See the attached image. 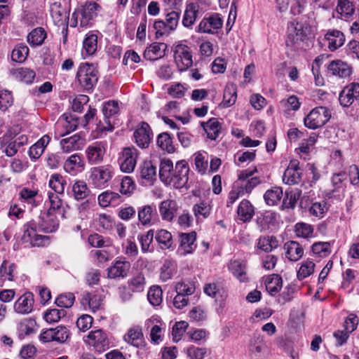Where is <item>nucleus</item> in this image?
Wrapping results in <instances>:
<instances>
[{
	"label": "nucleus",
	"mask_w": 359,
	"mask_h": 359,
	"mask_svg": "<svg viewBox=\"0 0 359 359\" xmlns=\"http://www.w3.org/2000/svg\"><path fill=\"white\" fill-rule=\"evenodd\" d=\"M106 149L107 144L104 142H95L88 145L85 153L89 164L101 163L106 154Z\"/></svg>",
	"instance_id": "7"
},
{
	"label": "nucleus",
	"mask_w": 359,
	"mask_h": 359,
	"mask_svg": "<svg viewBox=\"0 0 359 359\" xmlns=\"http://www.w3.org/2000/svg\"><path fill=\"white\" fill-rule=\"evenodd\" d=\"M286 250V257L292 262L300 259L303 256L304 250L302 246L296 241H289L285 244Z\"/></svg>",
	"instance_id": "33"
},
{
	"label": "nucleus",
	"mask_w": 359,
	"mask_h": 359,
	"mask_svg": "<svg viewBox=\"0 0 359 359\" xmlns=\"http://www.w3.org/2000/svg\"><path fill=\"white\" fill-rule=\"evenodd\" d=\"M137 213L139 221L142 225H151L153 224L154 217L156 215V206L153 205H144L139 208Z\"/></svg>",
	"instance_id": "26"
},
{
	"label": "nucleus",
	"mask_w": 359,
	"mask_h": 359,
	"mask_svg": "<svg viewBox=\"0 0 359 359\" xmlns=\"http://www.w3.org/2000/svg\"><path fill=\"white\" fill-rule=\"evenodd\" d=\"M223 25V19L218 13H215L208 18H205L200 22L198 32L202 33L214 34L220 29Z\"/></svg>",
	"instance_id": "14"
},
{
	"label": "nucleus",
	"mask_w": 359,
	"mask_h": 359,
	"mask_svg": "<svg viewBox=\"0 0 359 359\" xmlns=\"http://www.w3.org/2000/svg\"><path fill=\"white\" fill-rule=\"evenodd\" d=\"M81 304L84 308L88 306L93 312H95L100 306L101 299L95 294L84 292L81 299Z\"/></svg>",
	"instance_id": "36"
},
{
	"label": "nucleus",
	"mask_w": 359,
	"mask_h": 359,
	"mask_svg": "<svg viewBox=\"0 0 359 359\" xmlns=\"http://www.w3.org/2000/svg\"><path fill=\"white\" fill-rule=\"evenodd\" d=\"M49 187L54 190L55 194H63L67 184L65 178L60 174H53L49 180Z\"/></svg>",
	"instance_id": "45"
},
{
	"label": "nucleus",
	"mask_w": 359,
	"mask_h": 359,
	"mask_svg": "<svg viewBox=\"0 0 359 359\" xmlns=\"http://www.w3.org/2000/svg\"><path fill=\"white\" fill-rule=\"evenodd\" d=\"M297 160H291L287 169L285 170L283 181L289 185L298 184L302 181V172L299 167Z\"/></svg>",
	"instance_id": "13"
},
{
	"label": "nucleus",
	"mask_w": 359,
	"mask_h": 359,
	"mask_svg": "<svg viewBox=\"0 0 359 359\" xmlns=\"http://www.w3.org/2000/svg\"><path fill=\"white\" fill-rule=\"evenodd\" d=\"M72 193L74 198L79 201L86 198L89 195L90 190L84 181L78 180L72 186Z\"/></svg>",
	"instance_id": "39"
},
{
	"label": "nucleus",
	"mask_w": 359,
	"mask_h": 359,
	"mask_svg": "<svg viewBox=\"0 0 359 359\" xmlns=\"http://www.w3.org/2000/svg\"><path fill=\"white\" fill-rule=\"evenodd\" d=\"M194 213L198 219L206 218L210 213V207L204 202L196 204L193 208Z\"/></svg>",
	"instance_id": "64"
},
{
	"label": "nucleus",
	"mask_w": 359,
	"mask_h": 359,
	"mask_svg": "<svg viewBox=\"0 0 359 359\" xmlns=\"http://www.w3.org/2000/svg\"><path fill=\"white\" fill-rule=\"evenodd\" d=\"M153 133L148 123L142 122L135 130L134 137L137 144L141 148H147L152 138Z\"/></svg>",
	"instance_id": "15"
},
{
	"label": "nucleus",
	"mask_w": 359,
	"mask_h": 359,
	"mask_svg": "<svg viewBox=\"0 0 359 359\" xmlns=\"http://www.w3.org/2000/svg\"><path fill=\"white\" fill-rule=\"evenodd\" d=\"M277 240L273 236H264L259 239L257 246L264 252H271L277 247Z\"/></svg>",
	"instance_id": "53"
},
{
	"label": "nucleus",
	"mask_w": 359,
	"mask_h": 359,
	"mask_svg": "<svg viewBox=\"0 0 359 359\" xmlns=\"http://www.w3.org/2000/svg\"><path fill=\"white\" fill-rule=\"evenodd\" d=\"M112 176L113 169L111 165H102L91 169L90 178L96 187H104L112 178Z\"/></svg>",
	"instance_id": "11"
},
{
	"label": "nucleus",
	"mask_w": 359,
	"mask_h": 359,
	"mask_svg": "<svg viewBox=\"0 0 359 359\" xmlns=\"http://www.w3.org/2000/svg\"><path fill=\"white\" fill-rule=\"evenodd\" d=\"M283 197V190L280 187H273L267 190L264 195V198L268 205H275L281 200Z\"/></svg>",
	"instance_id": "40"
},
{
	"label": "nucleus",
	"mask_w": 359,
	"mask_h": 359,
	"mask_svg": "<svg viewBox=\"0 0 359 359\" xmlns=\"http://www.w3.org/2000/svg\"><path fill=\"white\" fill-rule=\"evenodd\" d=\"M97 37L95 34L88 36L83 41V50L87 55H91L97 50Z\"/></svg>",
	"instance_id": "61"
},
{
	"label": "nucleus",
	"mask_w": 359,
	"mask_h": 359,
	"mask_svg": "<svg viewBox=\"0 0 359 359\" xmlns=\"http://www.w3.org/2000/svg\"><path fill=\"white\" fill-rule=\"evenodd\" d=\"M346 175L345 172H341L337 174H334L332 177V184L333 189L329 191L327 195L330 198L332 196H336L334 194L336 192H339L340 191H344V185L343 182L346 180Z\"/></svg>",
	"instance_id": "41"
},
{
	"label": "nucleus",
	"mask_w": 359,
	"mask_h": 359,
	"mask_svg": "<svg viewBox=\"0 0 359 359\" xmlns=\"http://www.w3.org/2000/svg\"><path fill=\"white\" fill-rule=\"evenodd\" d=\"M8 262L3 261L0 266V282L4 283L5 281H13L14 280V271L15 270V264H11L8 267L7 266Z\"/></svg>",
	"instance_id": "43"
},
{
	"label": "nucleus",
	"mask_w": 359,
	"mask_h": 359,
	"mask_svg": "<svg viewBox=\"0 0 359 359\" xmlns=\"http://www.w3.org/2000/svg\"><path fill=\"white\" fill-rule=\"evenodd\" d=\"M180 237V247L184 250V254L191 253L196 248L194 244L196 239V233L194 231L191 233H182Z\"/></svg>",
	"instance_id": "32"
},
{
	"label": "nucleus",
	"mask_w": 359,
	"mask_h": 359,
	"mask_svg": "<svg viewBox=\"0 0 359 359\" xmlns=\"http://www.w3.org/2000/svg\"><path fill=\"white\" fill-rule=\"evenodd\" d=\"M337 12L344 18H349L355 13V5L349 0H339Z\"/></svg>",
	"instance_id": "37"
},
{
	"label": "nucleus",
	"mask_w": 359,
	"mask_h": 359,
	"mask_svg": "<svg viewBox=\"0 0 359 359\" xmlns=\"http://www.w3.org/2000/svg\"><path fill=\"white\" fill-rule=\"evenodd\" d=\"M175 59L180 71H185L193 64L191 48L184 44H179L175 48Z\"/></svg>",
	"instance_id": "8"
},
{
	"label": "nucleus",
	"mask_w": 359,
	"mask_h": 359,
	"mask_svg": "<svg viewBox=\"0 0 359 359\" xmlns=\"http://www.w3.org/2000/svg\"><path fill=\"white\" fill-rule=\"evenodd\" d=\"M34 295L32 292H25L15 302L14 311L20 314H28L32 312L34 305Z\"/></svg>",
	"instance_id": "16"
},
{
	"label": "nucleus",
	"mask_w": 359,
	"mask_h": 359,
	"mask_svg": "<svg viewBox=\"0 0 359 359\" xmlns=\"http://www.w3.org/2000/svg\"><path fill=\"white\" fill-rule=\"evenodd\" d=\"M84 161L78 154L70 156L64 163L65 170L72 175L81 172L84 169Z\"/></svg>",
	"instance_id": "23"
},
{
	"label": "nucleus",
	"mask_w": 359,
	"mask_h": 359,
	"mask_svg": "<svg viewBox=\"0 0 359 359\" xmlns=\"http://www.w3.org/2000/svg\"><path fill=\"white\" fill-rule=\"evenodd\" d=\"M85 343L95 351L102 353L109 347V339L105 331L102 329L92 330L84 338Z\"/></svg>",
	"instance_id": "2"
},
{
	"label": "nucleus",
	"mask_w": 359,
	"mask_h": 359,
	"mask_svg": "<svg viewBox=\"0 0 359 359\" xmlns=\"http://www.w3.org/2000/svg\"><path fill=\"white\" fill-rule=\"evenodd\" d=\"M355 100H359V82H353L346 86L339 96V102L344 107L351 106Z\"/></svg>",
	"instance_id": "12"
},
{
	"label": "nucleus",
	"mask_w": 359,
	"mask_h": 359,
	"mask_svg": "<svg viewBox=\"0 0 359 359\" xmlns=\"http://www.w3.org/2000/svg\"><path fill=\"white\" fill-rule=\"evenodd\" d=\"M137 156L138 152L135 147L124 148L119 158L121 170L126 173L132 172L135 168Z\"/></svg>",
	"instance_id": "9"
},
{
	"label": "nucleus",
	"mask_w": 359,
	"mask_h": 359,
	"mask_svg": "<svg viewBox=\"0 0 359 359\" xmlns=\"http://www.w3.org/2000/svg\"><path fill=\"white\" fill-rule=\"evenodd\" d=\"M255 213L254 205L247 199L242 200L237 208L238 218L245 223L249 222L253 218Z\"/></svg>",
	"instance_id": "22"
},
{
	"label": "nucleus",
	"mask_w": 359,
	"mask_h": 359,
	"mask_svg": "<svg viewBox=\"0 0 359 359\" xmlns=\"http://www.w3.org/2000/svg\"><path fill=\"white\" fill-rule=\"evenodd\" d=\"M79 83L86 89L90 90L97 82V71L93 65H81L76 74Z\"/></svg>",
	"instance_id": "3"
},
{
	"label": "nucleus",
	"mask_w": 359,
	"mask_h": 359,
	"mask_svg": "<svg viewBox=\"0 0 359 359\" xmlns=\"http://www.w3.org/2000/svg\"><path fill=\"white\" fill-rule=\"evenodd\" d=\"M155 238L162 250L169 249L172 244L171 233L165 229L158 230Z\"/></svg>",
	"instance_id": "42"
},
{
	"label": "nucleus",
	"mask_w": 359,
	"mask_h": 359,
	"mask_svg": "<svg viewBox=\"0 0 359 359\" xmlns=\"http://www.w3.org/2000/svg\"><path fill=\"white\" fill-rule=\"evenodd\" d=\"M229 268L239 281L246 282L248 280L246 266L243 262L240 260L231 261L229 265Z\"/></svg>",
	"instance_id": "34"
},
{
	"label": "nucleus",
	"mask_w": 359,
	"mask_h": 359,
	"mask_svg": "<svg viewBox=\"0 0 359 359\" xmlns=\"http://www.w3.org/2000/svg\"><path fill=\"white\" fill-rule=\"evenodd\" d=\"M156 167L150 161L144 162L140 170V177L148 182H151L156 179Z\"/></svg>",
	"instance_id": "48"
},
{
	"label": "nucleus",
	"mask_w": 359,
	"mask_h": 359,
	"mask_svg": "<svg viewBox=\"0 0 359 359\" xmlns=\"http://www.w3.org/2000/svg\"><path fill=\"white\" fill-rule=\"evenodd\" d=\"M46 34L41 27L34 29L27 36V42L32 46H40L46 39Z\"/></svg>",
	"instance_id": "44"
},
{
	"label": "nucleus",
	"mask_w": 359,
	"mask_h": 359,
	"mask_svg": "<svg viewBox=\"0 0 359 359\" xmlns=\"http://www.w3.org/2000/svg\"><path fill=\"white\" fill-rule=\"evenodd\" d=\"M331 112L325 107H318L312 109L304 118L306 127L315 130L323 126L330 118Z\"/></svg>",
	"instance_id": "1"
},
{
	"label": "nucleus",
	"mask_w": 359,
	"mask_h": 359,
	"mask_svg": "<svg viewBox=\"0 0 359 359\" xmlns=\"http://www.w3.org/2000/svg\"><path fill=\"white\" fill-rule=\"evenodd\" d=\"M66 315V311L64 309H50L47 311L43 316V318L48 323H54L58 322L62 317Z\"/></svg>",
	"instance_id": "59"
},
{
	"label": "nucleus",
	"mask_w": 359,
	"mask_h": 359,
	"mask_svg": "<svg viewBox=\"0 0 359 359\" xmlns=\"http://www.w3.org/2000/svg\"><path fill=\"white\" fill-rule=\"evenodd\" d=\"M201 126L207 134L208 138L211 140H215L221 133V123L215 118H211L207 122H201Z\"/></svg>",
	"instance_id": "24"
},
{
	"label": "nucleus",
	"mask_w": 359,
	"mask_h": 359,
	"mask_svg": "<svg viewBox=\"0 0 359 359\" xmlns=\"http://www.w3.org/2000/svg\"><path fill=\"white\" fill-rule=\"evenodd\" d=\"M29 54V48L24 44H19L12 51L11 58L18 62H24Z\"/></svg>",
	"instance_id": "55"
},
{
	"label": "nucleus",
	"mask_w": 359,
	"mask_h": 359,
	"mask_svg": "<svg viewBox=\"0 0 359 359\" xmlns=\"http://www.w3.org/2000/svg\"><path fill=\"white\" fill-rule=\"evenodd\" d=\"M15 75L18 79L26 83H31L35 78V72L33 70L24 67L18 69Z\"/></svg>",
	"instance_id": "63"
},
{
	"label": "nucleus",
	"mask_w": 359,
	"mask_h": 359,
	"mask_svg": "<svg viewBox=\"0 0 359 359\" xmlns=\"http://www.w3.org/2000/svg\"><path fill=\"white\" fill-rule=\"evenodd\" d=\"M325 39L328 41V48L332 51L341 47L345 41L344 34L337 29L329 30L325 35Z\"/></svg>",
	"instance_id": "25"
},
{
	"label": "nucleus",
	"mask_w": 359,
	"mask_h": 359,
	"mask_svg": "<svg viewBox=\"0 0 359 359\" xmlns=\"http://www.w3.org/2000/svg\"><path fill=\"white\" fill-rule=\"evenodd\" d=\"M119 111L118 104L116 101L111 100L106 102L102 108V112L104 116L105 123L107 124V127L101 128L102 130H112L113 126L109 118L110 116L116 114Z\"/></svg>",
	"instance_id": "30"
},
{
	"label": "nucleus",
	"mask_w": 359,
	"mask_h": 359,
	"mask_svg": "<svg viewBox=\"0 0 359 359\" xmlns=\"http://www.w3.org/2000/svg\"><path fill=\"white\" fill-rule=\"evenodd\" d=\"M196 290L195 285L191 282L181 281L176 284L175 291L177 293L189 297L194 293Z\"/></svg>",
	"instance_id": "60"
},
{
	"label": "nucleus",
	"mask_w": 359,
	"mask_h": 359,
	"mask_svg": "<svg viewBox=\"0 0 359 359\" xmlns=\"http://www.w3.org/2000/svg\"><path fill=\"white\" fill-rule=\"evenodd\" d=\"M130 269V263L125 259L117 260L107 269L109 278H125Z\"/></svg>",
	"instance_id": "20"
},
{
	"label": "nucleus",
	"mask_w": 359,
	"mask_h": 359,
	"mask_svg": "<svg viewBox=\"0 0 359 359\" xmlns=\"http://www.w3.org/2000/svg\"><path fill=\"white\" fill-rule=\"evenodd\" d=\"M100 8L95 2H86L81 11L80 26L85 27L90 24L91 20L97 15V11Z\"/></svg>",
	"instance_id": "17"
},
{
	"label": "nucleus",
	"mask_w": 359,
	"mask_h": 359,
	"mask_svg": "<svg viewBox=\"0 0 359 359\" xmlns=\"http://www.w3.org/2000/svg\"><path fill=\"white\" fill-rule=\"evenodd\" d=\"M173 171V163L168 158H163L159 165V177L165 185H170L172 176L170 172Z\"/></svg>",
	"instance_id": "31"
},
{
	"label": "nucleus",
	"mask_w": 359,
	"mask_h": 359,
	"mask_svg": "<svg viewBox=\"0 0 359 359\" xmlns=\"http://www.w3.org/2000/svg\"><path fill=\"white\" fill-rule=\"evenodd\" d=\"M123 339L126 342L136 348L144 347L146 344L142 329L139 326L130 328Z\"/></svg>",
	"instance_id": "19"
},
{
	"label": "nucleus",
	"mask_w": 359,
	"mask_h": 359,
	"mask_svg": "<svg viewBox=\"0 0 359 359\" xmlns=\"http://www.w3.org/2000/svg\"><path fill=\"white\" fill-rule=\"evenodd\" d=\"M257 171V168H255L253 170L247 169L240 172L236 182L242 187L243 192L245 191L246 193H250L260 183L258 177H252Z\"/></svg>",
	"instance_id": "10"
},
{
	"label": "nucleus",
	"mask_w": 359,
	"mask_h": 359,
	"mask_svg": "<svg viewBox=\"0 0 359 359\" xmlns=\"http://www.w3.org/2000/svg\"><path fill=\"white\" fill-rule=\"evenodd\" d=\"M162 294L163 291L161 287L158 285H154L150 287L148 292L147 299L151 305L158 306L162 302Z\"/></svg>",
	"instance_id": "50"
},
{
	"label": "nucleus",
	"mask_w": 359,
	"mask_h": 359,
	"mask_svg": "<svg viewBox=\"0 0 359 359\" xmlns=\"http://www.w3.org/2000/svg\"><path fill=\"white\" fill-rule=\"evenodd\" d=\"M266 348V345L262 337L255 336L250 342V353L252 358L261 359Z\"/></svg>",
	"instance_id": "29"
},
{
	"label": "nucleus",
	"mask_w": 359,
	"mask_h": 359,
	"mask_svg": "<svg viewBox=\"0 0 359 359\" xmlns=\"http://www.w3.org/2000/svg\"><path fill=\"white\" fill-rule=\"evenodd\" d=\"M119 198L118 194L107 191L99 195L98 203L102 207H107L111 203L117 201Z\"/></svg>",
	"instance_id": "54"
},
{
	"label": "nucleus",
	"mask_w": 359,
	"mask_h": 359,
	"mask_svg": "<svg viewBox=\"0 0 359 359\" xmlns=\"http://www.w3.org/2000/svg\"><path fill=\"white\" fill-rule=\"evenodd\" d=\"M128 287L133 292H142L146 286V279L142 273H138L128 280Z\"/></svg>",
	"instance_id": "38"
},
{
	"label": "nucleus",
	"mask_w": 359,
	"mask_h": 359,
	"mask_svg": "<svg viewBox=\"0 0 359 359\" xmlns=\"http://www.w3.org/2000/svg\"><path fill=\"white\" fill-rule=\"evenodd\" d=\"M74 294L68 292L59 295L55 299V304L59 307L71 308L74 304Z\"/></svg>",
	"instance_id": "62"
},
{
	"label": "nucleus",
	"mask_w": 359,
	"mask_h": 359,
	"mask_svg": "<svg viewBox=\"0 0 359 359\" xmlns=\"http://www.w3.org/2000/svg\"><path fill=\"white\" fill-rule=\"evenodd\" d=\"M62 149L65 152L79 150L83 145V140L79 135H74L60 141Z\"/></svg>",
	"instance_id": "27"
},
{
	"label": "nucleus",
	"mask_w": 359,
	"mask_h": 359,
	"mask_svg": "<svg viewBox=\"0 0 359 359\" xmlns=\"http://www.w3.org/2000/svg\"><path fill=\"white\" fill-rule=\"evenodd\" d=\"M198 6L191 3L187 6L182 19V24L186 27L192 26L198 16Z\"/></svg>",
	"instance_id": "35"
},
{
	"label": "nucleus",
	"mask_w": 359,
	"mask_h": 359,
	"mask_svg": "<svg viewBox=\"0 0 359 359\" xmlns=\"http://www.w3.org/2000/svg\"><path fill=\"white\" fill-rule=\"evenodd\" d=\"M187 327L188 323L185 321L175 323L172 330V341L174 342L180 341Z\"/></svg>",
	"instance_id": "58"
},
{
	"label": "nucleus",
	"mask_w": 359,
	"mask_h": 359,
	"mask_svg": "<svg viewBox=\"0 0 359 359\" xmlns=\"http://www.w3.org/2000/svg\"><path fill=\"white\" fill-rule=\"evenodd\" d=\"M236 88L233 84H228L224 91L222 104L224 107H229L233 105L236 100Z\"/></svg>",
	"instance_id": "46"
},
{
	"label": "nucleus",
	"mask_w": 359,
	"mask_h": 359,
	"mask_svg": "<svg viewBox=\"0 0 359 359\" xmlns=\"http://www.w3.org/2000/svg\"><path fill=\"white\" fill-rule=\"evenodd\" d=\"M282 287V278L278 275H273L269 278L266 283V290L270 294L274 295L278 292Z\"/></svg>",
	"instance_id": "49"
},
{
	"label": "nucleus",
	"mask_w": 359,
	"mask_h": 359,
	"mask_svg": "<svg viewBox=\"0 0 359 359\" xmlns=\"http://www.w3.org/2000/svg\"><path fill=\"white\" fill-rule=\"evenodd\" d=\"M28 137L25 135H20L15 140L9 139L8 136L0 138V148L8 156H13L20 147L27 144Z\"/></svg>",
	"instance_id": "5"
},
{
	"label": "nucleus",
	"mask_w": 359,
	"mask_h": 359,
	"mask_svg": "<svg viewBox=\"0 0 359 359\" xmlns=\"http://www.w3.org/2000/svg\"><path fill=\"white\" fill-rule=\"evenodd\" d=\"M327 70L334 76L347 78L352 74V67L341 60H332L327 66Z\"/></svg>",
	"instance_id": "18"
},
{
	"label": "nucleus",
	"mask_w": 359,
	"mask_h": 359,
	"mask_svg": "<svg viewBox=\"0 0 359 359\" xmlns=\"http://www.w3.org/2000/svg\"><path fill=\"white\" fill-rule=\"evenodd\" d=\"M157 145L168 153L175 151L172 139L168 133H162L157 137Z\"/></svg>",
	"instance_id": "47"
},
{
	"label": "nucleus",
	"mask_w": 359,
	"mask_h": 359,
	"mask_svg": "<svg viewBox=\"0 0 359 359\" xmlns=\"http://www.w3.org/2000/svg\"><path fill=\"white\" fill-rule=\"evenodd\" d=\"M304 39L302 25L290 22L287 27V36L285 44L292 51H297L301 46Z\"/></svg>",
	"instance_id": "4"
},
{
	"label": "nucleus",
	"mask_w": 359,
	"mask_h": 359,
	"mask_svg": "<svg viewBox=\"0 0 359 359\" xmlns=\"http://www.w3.org/2000/svg\"><path fill=\"white\" fill-rule=\"evenodd\" d=\"M167 46L164 43H154L146 48L144 57L147 60H156L164 55Z\"/></svg>",
	"instance_id": "28"
},
{
	"label": "nucleus",
	"mask_w": 359,
	"mask_h": 359,
	"mask_svg": "<svg viewBox=\"0 0 359 359\" xmlns=\"http://www.w3.org/2000/svg\"><path fill=\"white\" fill-rule=\"evenodd\" d=\"M52 18L55 25L60 27L61 25L67 23L68 14L59 6L52 8Z\"/></svg>",
	"instance_id": "56"
},
{
	"label": "nucleus",
	"mask_w": 359,
	"mask_h": 359,
	"mask_svg": "<svg viewBox=\"0 0 359 359\" xmlns=\"http://www.w3.org/2000/svg\"><path fill=\"white\" fill-rule=\"evenodd\" d=\"M38 227L34 221H30L24 225V233L22 240L25 243H29L32 238L38 233Z\"/></svg>",
	"instance_id": "51"
},
{
	"label": "nucleus",
	"mask_w": 359,
	"mask_h": 359,
	"mask_svg": "<svg viewBox=\"0 0 359 359\" xmlns=\"http://www.w3.org/2000/svg\"><path fill=\"white\" fill-rule=\"evenodd\" d=\"M189 168L185 161L177 162L170 185H172L175 189L185 187L189 180Z\"/></svg>",
	"instance_id": "6"
},
{
	"label": "nucleus",
	"mask_w": 359,
	"mask_h": 359,
	"mask_svg": "<svg viewBox=\"0 0 359 359\" xmlns=\"http://www.w3.org/2000/svg\"><path fill=\"white\" fill-rule=\"evenodd\" d=\"M177 203L174 200L167 199L159 205V212L163 220L171 222L178 210Z\"/></svg>",
	"instance_id": "21"
},
{
	"label": "nucleus",
	"mask_w": 359,
	"mask_h": 359,
	"mask_svg": "<svg viewBox=\"0 0 359 359\" xmlns=\"http://www.w3.org/2000/svg\"><path fill=\"white\" fill-rule=\"evenodd\" d=\"M311 249L314 254L321 257H327L331 253L330 243L329 242L315 243L312 245Z\"/></svg>",
	"instance_id": "57"
},
{
	"label": "nucleus",
	"mask_w": 359,
	"mask_h": 359,
	"mask_svg": "<svg viewBox=\"0 0 359 359\" xmlns=\"http://www.w3.org/2000/svg\"><path fill=\"white\" fill-rule=\"evenodd\" d=\"M294 231L297 237L308 238L312 236L313 228L309 224L299 222L295 224Z\"/></svg>",
	"instance_id": "52"
}]
</instances>
